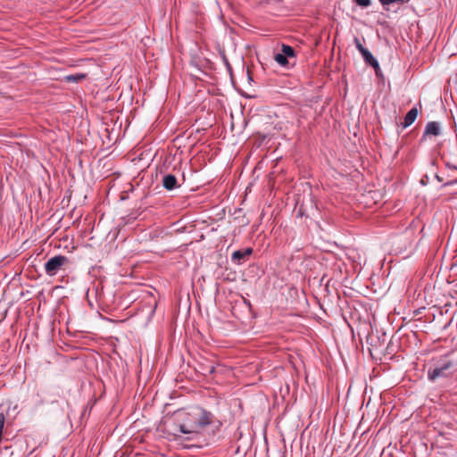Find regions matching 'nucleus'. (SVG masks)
I'll return each instance as SVG.
<instances>
[{
    "mask_svg": "<svg viewBox=\"0 0 457 457\" xmlns=\"http://www.w3.org/2000/svg\"><path fill=\"white\" fill-rule=\"evenodd\" d=\"M361 54L367 64L372 66L376 70L379 69L378 62L367 48L362 51Z\"/></svg>",
    "mask_w": 457,
    "mask_h": 457,
    "instance_id": "7",
    "label": "nucleus"
},
{
    "mask_svg": "<svg viewBox=\"0 0 457 457\" xmlns=\"http://www.w3.org/2000/svg\"><path fill=\"white\" fill-rule=\"evenodd\" d=\"M66 262L67 258L62 255H56L50 258L45 264L46 273L48 276H54Z\"/></svg>",
    "mask_w": 457,
    "mask_h": 457,
    "instance_id": "3",
    "label": "nucleus"
},
{
    "mask_svg": "<svg viewBox=\"0 0 457 457\" xmlns=\"http://www.w3.org/2000/svg\"><path fill=\"white\" fill-rule=\"evenodd\" d=\"M215 370V368L213 366L209 367V373H213Z\"/></svg>",
    "mask_w": 457,
    "mask_h": 457,
    "instance_id": "16",
    "label": "nucleus"
},
{
    "mask_svg": "<svg viewBox=\"0 0 457 457\" xmlns=\"http://www.w3.org/2000/svg\"><path fill=\"white\" fill-rule=\"evenodd\" d=\"M418 116V109L417 108H411L405 115L404 120L403 123V128H407L411 126Z\"/></svg>",
    "mask_w": 457,
    "mask_h": 457,
    "instance_id": "9",
    "label": "nucleus"
},
{
    "mask_svg": "<svg viewBox=\"0 0 457 457\" xmlns=\"http://www.w3.org/2000/svg\"><path fill=\"white\" fill-rule=\"evenodd\" d=\"M453 362L450 360L444 359L440 361L438 365L433 370H429L428 372V378L431 381H435L438 378H445L451 372L450 370L453 368Z\"/></svg>",
    "mask_w": 457,
    "mask_h": 457,
    "instance_id": "2",
    "label": "nucleus"
},
{
    "mask_svg": "<svg viewBox=\"0 0 457 457\" xmlns=\"http://www.w3.org/2000/svg\"><path fill=\"white\" fill-rule=\"evenodd\" d=\"M441 131L440 124L436 121H429L425 128V135L438 136Z\"/></svg>",
    "mask_w": 457,
    "mask_h": 457,
    "instance_id": "8",
    "label": "nucleus"
},
{
    "mask_svg": "<svg viewBox=\"0 0 457 457\" xmlns=\"http://www.w3.org/2000/svg\"><path fill=\"white\" fill-rule=\"evenodd\" d=\"M253 253L251 247H247L244 250H237L231 255L232 262L236 264H241L246 258H248Z\"/></svg>",
    "mask_w": 457,
    "mask_h": 457,
    "instance_id": "5",
    "label": "nucleus"
},
{
    "mask_svg": "<svg viewBox=\"0 0 457 457\" xmlns=\"http://www.w3.org/2000/svg\"><path fill=\"white\" fill-rule=\"evenodd\" d=\"M162 187L167 190H173L178 187L177 178L172 174H167L162 179Z\"/></svg>",
    "mask_w": 457,
    "mask_h": 457,
    "instance_id": "6",
    "label": "nucleus"
},
{
    "mask_svg": "<svg viewBox=\"0 0 457 457\" xmlns=\"http://www.w3.org/2000/svg\"><path fill=\"white\" fill-rule=\"evenodd\" d=\"M354 44L360 54L366 49L357 37L354 38Z\"/></svg>",
    "mask_w": 457,
    "mask_h": 457,
    "instance_id": "14",
    "label": "nucleus"
},
{
    "mask_svg": "<svg viewBox=\"0 0 457 457\" xmlns=\"http://www.w3.org/2000/svg\"><path fill=\"white\" fill-rule=\"evenodd\" d=\"M382 5H389L391 4H403L407 2V0H379Z\"/></svg>",
    "mask_w": 457,
    "mask_h": 457,
    "instance_id": "13",
    "label": "nucleus"
},
{
    "mask_svg": "<svg viewBox=\"0 0 457 457\" xmlns=\"http://www.w3.org/2000/svg\"><path fill=\"white\" fill-rule=\"evenodd\" d=\"M85 74L78 73L65 76V81L67 82H78L85 79Z\"/></svg>",
    "mask_w": 457,
    "mask_h": 457,
    "instance_id": "10",
    "label": "nucleus"
},
{
    "mask_svg": "<svg viewBox=\"0 0 457 457\" xmlns=\"http://www.w3.org/2000/svg\"><path fill=\"white\" fill-rule=\"evenodd\" d=\"M281 54H285L286 58H288L293 57L295 55V51L290 46L283 45Z\"/></svg>",
    "mask_w": 457,
    "mask_h": 457,
    "instance_id": "12",
    "label": "nucleus"
},
{
    "mask_svg": "<svg viewBox=\"0 0 457 457\" xmlns=\"http://www.w3.org/2000/svg\"><path fill=\"white\" fill-rule=\"evenodd\" d=\"M355 3L361 7H368L370 5V0H354Z\"/></svg>",
    "mask_w": 457,
    "mask_h": 457,
    "instance_id": "15",
    "label": "nucleus"
},
{
    "mask_svg": "<svg viewBox=\"0 0 457 457\" xmlns=\"http://www.w3.org/2000/svg\"><path fill=\"white\" fill-rule=\"evenodd\" d=\"M274 60L281 66H287L288 63L287 58L285 57V54L281 53H277L274 56Z\"/></svg>",
    "mask_w": 457,
    "mask_h": 457,
    "instance_id": "11",
    "label": "nucleus"
},
{
    "mask_svg": "<svg viewBox=\"0 0 457 457\" xmlns=\"http://www.w3.org/2000/svg\"><path fill=\"white\" fill-rule=\"evenodd\" d=\"M221 422L217 420L214 415L201 408L194 407L187 412L185 419L179 424V429L181 433L187 435L188 440H197L204 438L205 445L209 444V440L204 435L206 429L211 427V436H213L221 427Z\"/></svg>",
    "mask_w": 457,
    "mask_h": 457,
    "instance_id": "1",
    "label": "nucleus"
},
{
    "mask_svg": "<svg viewBox=\"0 0 457 457\" xmlns=\"http://www.w3.org/2000/svg\"><path fill=\"white\" fill-rule=\"evenodd\" d=\"M443 158L446 162V165L457 169V134H456V145H453L450 149L445 150L443 153Z\"/></svg>",
    "mask_w": 457,
    "mask_h": 457,
    "instance_id": "4",
    "label": "nucleus"
}]
</instances>
